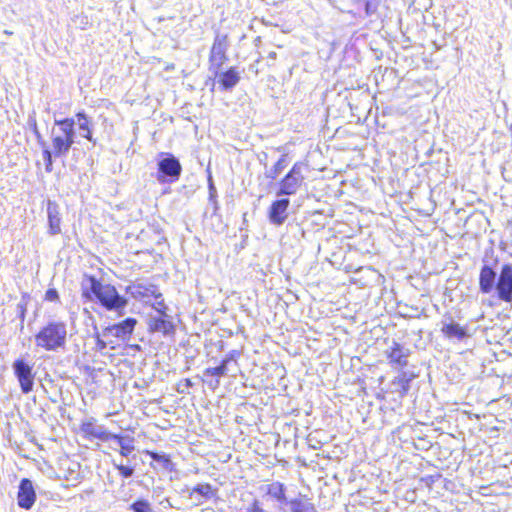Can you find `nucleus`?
<instances>
[{
	"label": "nucleus",
	"instance_id": "f257e3e1",
	"mask_svg": "<svg viewBox=\"0 0 512 512\" xmlns=\"http://www.w3.org/2000/svg\"><path fill=\"white\" fill-rule=\"evenodd\" d=\"M75 123L72 118L55 119L51 129V144L55 157H64L68 154L75 139Z\"/></svg>",
	"mask_w": 512,
	"mask_h": 512
},
{
	"label": "nucleus",
	"instance_id": "f03ea898",
	"mask_svg": "<svg viewBox=\"0 0 512 512\" xmlns=\"http://www.w3.org/2000/svg\"><path fill=\"white\" fill-rule=\"evenodd\" d=\"M66 338V324L50 322L35 335V344L46 351H56L65 346Z\"/></svg>",
	"mask_w": 512,
	"mask_h": 512
},
{
	"label": "nucleus",
	"instance_id": "7ed1b4c3",
	"mask_svg": "<svg viewBox=\"0 0 512 512\" xmlns=\"http://www.w3.org/2000/svg\"><path fill=\"white\" fill-rule=\"evenodd\" d=\"M89 282L92 293L108 310H118L126 306V299L118 294L114 286L101 283L93 277L89 279Z\"/></svg>",
	"mask_w": 512,
	"mask_h": 512
},
{
	"label": "nucleus",
	"instance_id": "20e7f679",
	"mask_svg": "<svg viewBox=\"0 0 512 512\" xmlns=\"http://www.w3.org/2000/svg\"><path fill=\"white\" fill-rule=\"evenodd\" d=\"M306 165L303 163H295L290 172L280 182V189L277 195H293L295 194L304 180L303 172Z\"/></svg>",
	"mask_w": 512,
	"mask_h": 512
},
{
	"label": "nucleus",
	"instance_id": "39448f33",
	"mask_svg": "<svg viewBox=\"0 0 512 512\" xmlns=\"http://www.w3.org/2000/svg\"><path fill=\"white\" fill-rule=\"evenodd\" d=\"M496 291L499 299L504 302L512 301V265H504L501 269Z\"/></svg>",
	"mask_w": 512,
	"mask_h": 512
},
{
	"label": "nucleus",
	"instance_id": "423d86ee",
	"mask_svg": "<svg viewBox=\"0 0 512 512\" xmlns=\"http://www.w3.org/2000/svg\"><path fill=\"white\" fill-rule=\"evenodd\" d=\"M15 375L18 378L23 393H29L33 388L34 376L32 368L23 360H16L13 364Z\"/></svg>",
	"mask_w": 512,
	"mask_h": 512
},
{
	"label": "nucleus",
	"instance_id": "0eeeda50",
	"mask_svg": "<svg viewBox=\"0 0 512 512\" xmlns=\"http://www.w3.org/2000/svg\"><path fill=\"white\" fill-rule=\"evenodd\" d=\"M158 169L161 173L158 176V180L160 182H164V177L166 176L171 177L172 179H178L181 174L182 167L180 162L174 156L169 155L158 162Z\"/></svg>",
	"mask_w": 512,
	"mask_h": 512
},
{
	"label": "nucleus",
	"instance_id": "6e6552de",
	"mask_svg": "<svg viewBox=\"0 0 512 512\" xmlns=\"http://www.w3.org/2000/svg\"><path fill=\"white\" fill-rule=\"evenodd\" d=\"M36 499V493L32 482L29 479H23L19 486L17 495L18 505L24 509H30Z\"/></svg>",
	"mask_w": 512,
	"mask_h": 512
},
{
	"label": "nucleus",
	"instance_id": "1a4fd4ad",
	"mask_svg": "<svg viewBox=\"0 0 512 512\" xmlns=\"http://www.w3.org/2000/svg\"><path fill=\"white\" fill-rule=\"evenodd\" d=\"M227 37L217 35L210 53V61L212 65L220 68L226 60Z\"/></svg>",
	"mask_w": 512,
	"mask_h": 512
},
{
	"label": "nucleus",
	"instance_id": "9d476101",
	"mask_svg": "<svg viewBox=\"0 0 512 512\" xmlns=\"http://www.w3.org/2000/svg\"><path fill=\"white\" fill-rule=\"evenodd\" d=\"M290 204L288 199L274 201L269 210V220L275 225H281L287 218V209Z\"/></svg>",
	"mask_w": 512,
	"mask_h": 512
},
{
	"label": "nucleus",
	"instance_id": "9b49d317",
	"mask_svg": "<svg viewBox=\"0 0 512 512\" xmlns=\"http://www.w3.org/2000/svg\"><path fill=\"white\" fill-rule=\"evenodd\" d=\"M81 430L86 436L102 441L111 440V437H113V433L106 431L102 425L96 424L93 420L83 422L81 425Z\"/></svg>",
	"mask_w": 512,
	"mask_h": 512
},
{
	"label": "nucleus",
	"instance_id": "f8f14e48",
	"mask_svg": "<svg viewBox=\"0 0 512 512\" xmlns=\"http://www.w3.org/2000/svg\"><path fill=\"white\" fill-rule=\"evenodd\" d=\"M137 321L134 318H127L119 324L107 327L104 331V336H114L118 338H125L130 335L136 325Z\"/></svg>",
	"mask_w": 512,
	"mask_h": 512
},
{
	"label": "nucleus",
	"instance_id": "ddd939ff",
	"mask_svg": "<svg viewBox=\"0 0 512 512\" xmlns=\"http://www.w3.org/2000/svg\"><path fill=\"white\" fill-rule=\"evenodd\" d=\"M48 222H49V233L56 235L61 232V218L59 213L58 205L54 202L49 201L47 206Z\"/></svg>",
	"mask_w": 512,
	"mask_h": 512
},
{
	"label": "nucleus",
	"instance_id": "4468645a",
	"mask_svg": "<svg viewBox=\"0 0 512 512\" xmlns=\"http://www.w3.org/2000/svg\"><path fill=\"white\" fill-rule=\"evenodd\" d=\"M496 274L489 266H484L481 269L479 277V287L482 293L488 294L495 286Z\"/></svg>",
	"mask_w": 512,
	"mask_h": 512
},
{
	"label": "nucleus",
	"instance_id": "2eb2a0df",
	"mask_svg": "<svg viewBox=\"0 0 512 512\" xmlns=\"http://www.w3.org/2000/svg\"><path fill=\"white\" fill-rule=\"evenodd\" d=\"M441 331L447 338L458 341L467 337L466 329L452 320L450 322H443Z\"/></svg>",
	"mask_w": 512,
	"mask_h": 512
},
{
	"label": "nucleus",
	"instance_id": "dca6fc26",
	"mask_svg": "<svg viewBox=\"0 0 512 512\" xmlns=\"http://www.w3.org/2000/svg\"><path fill=\"white\" fill-rule=\"evenodd\" d=\"M386 353L392 363H396L402 367L407 365L409 350L405 349L400 344L393 342V346L388 349Z\"/></svg>",
	"mask_w": 512,
	"mask_h": 512
},
{
	"label": "nucleus",
	"instance_id": "f3484780",
	"mask_svg": "<svg viewBox=\"0 0 512 512\" xmlns=\"http://www.w3.org/2000/svg\"><path fill=\"white\" fill-rule=\"evenodd\" d=\"M150 317L149 328L153 332H161L163 334H169L173 332L174 326L171 321L162 317Z\"/></svg>",
	"mask_w": 512,
	"mask_h": 512
},
{
	"label": "nucleus",
	"instance_id": "a211bd4d",
	"mask_svg": "<svg viewBox=\"0 0 512 512\" xmlns=\"http://www.w3.org/2000/svg\"><path fill=\"white\" fill-rule=\"evenodd\" d=\"M132 294L140 299H146L154 296L158 299L161 294L157 293V288L153 285L136 284L132 287Z\"/></svg>",
	"mask_w": 512,
	"mask_h": 512
},
{
	"label": "nucleus",
	"instance_id": "6ab92c4d",
	"mask_svg": "<svg viewBox=\"0 0 512 512\" xmlns=\"http://www.w3.org/2000/svg\"><path fill=\"white\" fill-rule=\"evenodd\" d=\"M76 118L80 135L89 140L90 142L95 143L91 131V121L88 119L86 114L79 112L77 113Z\"/></svg>",
	"mask_w": 512,
	"mask_h": 512
},
{
	"label": "nucleus",
	"instance_id": "aec40b11",
	"mask_svg": "<svg viewBox=\"0 0 512 512\" xmlns=\"http://www.w3.org/2000/svg\"><path fill=\"white\" fill-rule=\"evenodd\" d=\"M219 82L224 89H231L237 85L240 80L238 72L234 68L218 75Z\"/></svg>",
	"mask_w": 512,
	"mask_h": 512
},
{
	"label": "nucleus",
	"instance_id": "412c9836",
	"mask_svg": "<svg viewBox=\"0 0 512 512\" xmlns=\"http://www.w3.org/2000/svg\"><path fill=\"white\" fill-rule=\"evenodd\" d=\"M111 440H115L120 447V454L124 457H127L134 450V440L130 436H120L117 434H112Z\"/></svg>",
	"mask_w": 512,
	"mask_h": 512
},
{
	"label": "nucleus",
	"instance_id": "4be33fe9",
	"mask_svg": "<svg viewBox=\"0 0 512 512\" xmlns=\"http://www.w3.org/2000/svg\"><path fill=\"white\" fill-rule=\"evenodd\" d=\"M292 512H317L313 503L307 499H294L289 502Z\"/></svg>",
	"mask_w": 512,
	"mask_h": 512
},
{
	"label": "nucleus",
	"instance_id": "5701e85b",
	"mask_svg": "<svg viewBox=\"0 0 512 512\" xmlns=\"http://www.w3.org/2000/svg\"><path fill=\"white\" fill-rule=\"evenodd\" d=\"M197 493L201 495L204 498H212L214 496V491L209 484H198L196 487L193 488L192 494Z\"/></svg>",
	"mask_w": 512,
	"mask_h": 512
},
{
	"label": "nucleus",
	"instance_id": "b1692460",
	"mask_svg": "<svg viewBox=\"0 0 512 512\" xmlns=\"http://www.w3.org/2000/svg\"><path fill=\"white\" fill-rule=\"evenodd\" d=\"M42 150H43V159L46 164V171L50 172L52 170V156L54 155L53 149L50 150L45 141H41Z\"/></svg>",
	"mask_w": 512,
	"mask_h": 512
},
{
	"label": "nucleus",
	"instance_id": "393cba45",
	"mask_svg": "<svg viewBox=\"0 0 512 512\" xmlns=\"http://www.w3.org/2000/svg\"><path fill=\"white\" fill-rule=\"evenodd\" d=\"M228 360L225 359L221 365L206 369V374L210 376H223L227 371Z\"/></svg>",
	"mask_w": 512,
	"mask_h": 512
},
{
	"label": "nucleus",
	"instance_id": "a878e982",
	"mask_svg": "<svg viewBox=\"0 0 512 512\" xmlns=\"http://www.w3.org/2000/svg\"><path fill=\"white\" fill-rule=\"evenodd\" d=\"M130 509L134 512H151V506L149 502L145 500H138L131 504Z\"/></svg>",
	"mask_w": 512,
	"mask_h": 512
},
{
	"label": "nucleus",
	"instance_id": "bb28decb",
	"mask_svg": "<svg viewBox=\"0 0 512 512\" xmlns=\"http://www.w3.org/2000/svg\"><path fill=\"white\" fill-rule=\"evenodd\" d=\"M148 454L153 460L162 463L165 467H168V465H170V459L167 455L158 454L156 452H148Z\"/></svg>",
	"mask_w": 512,
	"mask_h": 512
},
{
	"label": "nucleus",
	"instance_id": "cd10ccee",
	"mask_svg": "<svg viewBox=\"0 0 512 512\" xmlns=\"http://www.w3.org/2000/svg\"><path fill=\"white\" fill-rule=\"evenodd\" d=\"M114 466L117 468L119 473L125 478H129L133 475L134 470L132 467L125 466L123 464H116V463H114Z\"/></svg>",
	"mask_w": 512,
	"mask_h": 512
},
{
	"label": "nucleus",
	"instance_id": "c85d7f7f",
	"mask_svg": "<svg viewBox=\"0 0 512 512\" xmlns=\"http://www.w3.org/2000/svg\"><path fill=\"white\" fill-rule=\"evenodd\" d=\"M45 299L47 301H57L59 299L58 292L55 289H48L45 293Z\"/></svg>",
	"mask_w": 512,
	"mask_h": 512
},
{
	"label": "nucleus",
	"instance_id": "c756f323",
	"mask_svg": "<svg viewBox=\"0 0 512 512\" xmlns=\"http://www.w3.org/2000/svg\"><path fill=\"white\" fill-rule=\"evenodd\" d=\"M153 308L160 313V315H165L164 313V309L166 308L165 305H164V302L163 300H157L154 304H153Z\"/></svg>",
	"mask_w": 512,
	"mask_h": 512
},
{
	"label": "nucleus",
	"instance_id": "7c9ffc66",
	"mask_svg": "<svg viewBox=\"0 0 512 512\" xmlns=\"http://www.w3.org/2000/svg\"><path fill=\"white\" fill-rule=\"evenodd\" d=\"M31 126H32V130L37 138L38 143L41 145V141H44V140H43L41 133L38 130V126H37V123L35 120H33Z\"/></svg>",
	"mask_w": 512,
	"mask_h": 512
},
{
	"label": "nucleus",
	"instance_id": "2f4dec72",
	"mask_svg": "<svg viewBox=\"0 0 512 512\" xmlns=\"http://www.w3.org/2000/svg\"><path fill=\"white\" fill-rule=\"evenodd\" d=\"M284 162V158L279 159V161L274 166L276 172H280L282 170V168L284 167Z\"/></svg>",
	"mask_w": 512,
	"mask_h": 512
},
{
	"label": "nucleus",
	"instance_id": "473e14b6",
	"mask_svg": "<svg viewBox=\"0 0 512 512\" xmlns=\"http://www.w3.org/2000/svg\"><path fill=\"white\" fill-rule=\"evenodd\" d=\"M96 346H97V348H98L99 350H103V349H105V347H106V343H105L102 339H100L99 337H97Z\"/></svg>",
	"mask_w": 512,
	"mask_h": 512
},
{
	"label": "nucleus",
	"instance_id": "72a5a7b5",
	"mask_svg": "<svg viewBox=\"0 0 512 512\" xmlns=\"http://www.w3.org/2000/svg\"><path fill=\"white\" fill-rule=\"evenodd\" d=\"M276 495H277V497H278L279 499H281V498L284 496V493H283V490H282V486H281V485L279 486V492H277V494H276Z\"/></svg>",
	"mask_w": 512,
	"mask_h": 512
},
{
	"label": "nucleus",
	"instance_id": "f704fd0d",
	"mask_svg": "<svg viewBox=\"0 0 512 512\" xmlns=\"http://www.w3.org/2000/svg\"><path fill=\"white\" fill-rule=\"evenodd\" d=\"M269 57H270V58H272V59H274V58L276 57V53H275V52H271V53L269 54Z\"/></svg>",
	"mask_w": 512,
	"mask_h": 512
},
{
	"label": "nucleus",
	"instance_id": "c9c22d12",
	"mask_svg": "<svg viewBox=\"0 0 512 512\" xmlns=\"http://www.w3.org/2000/svg\"><path fill=\"white\" fill-rule=\"evenodd\" d=\"M4 34H5V35H12V32H11V31H9V30H4Z\"/></svg>",
	"mask_w": 512,
	"mask_h": 512
},
{
	"label": "nucleus",
	"instance_id": "e433bc0d",
	"mask_svg": "<svg viewBox=\"0 0 512 512\" xmlns=\"http://www.w3.org/2000/svg\"><path fill=\"white\" fill-rule=\"evenodd\" d=\"M185 382H186V385H187V386H191V381H190L189 379H186V381H185Z\"/></svg>",
	"mask_w": 512,
	"mask_h": 512
}]
</instances>
